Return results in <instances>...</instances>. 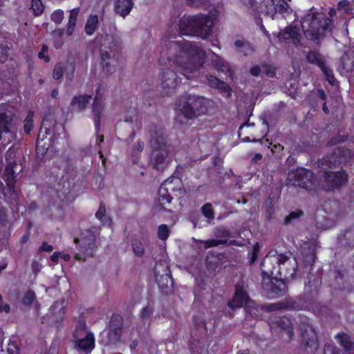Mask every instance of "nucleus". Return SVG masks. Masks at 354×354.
I'll return each mask as SVG.
<instances>
[{"label": "nucleus", "mask_w": 354, "mask_h": 354, "mask_svg": "<svg viewBox=\"0 0 354 354\" xmlns=\"http://www.w3.org/2000/svg\"><path fill=\"white\" fill-rule=\"evenodd\" d=\"M169 49L168 68L163 70L162 75V87L167 95L175 91L178 83L176 73L170 68L177 69L190 79L202 67L205 59V51L198 44L183 38L170 41Z\"/></svg>", "instance_id": "obj_1"}, {"label": "nucleus", "mask_w": 354, "mask_h": 354, "mask_svg": "<svg viewBox=\"0 0 354 354\" xmlns=\"http://www.w3.org/2000/svg\"><path fill=\"white\" fill-rule=\"evenodd\" d=\"M221 12L218 7L211 10L208 15H187L182 17L179 21V31L181 35L197 36L205 39L209 36L217 16Z\"/></svg>", "instance_id": "obj_2"}, {"label": "nucleus", "mask_w": 354, "mask_h": 354, "mask_svg": "<svg viewBox=\"0 0 354 354\" xmlns=\"http://www.w3.org/2000/svg\"><path fill=\"white\" fill-rule=\"evenodd\" d=\"M213 112L215 108L214 102L209 99L202 97H183L180 98L175 105L177 112L176 119L181 123L185 122L180 117L185 119H193L198 115Z\"/></svg>", "instance_id": "obj_3"}, {"label": "nucleus", "mask_w": 354, "mask_h": 354, "mask_svg": "<svg viewBox=\"0 0 354 354\" xmlns=\"http://www.w3.org/2000/svg\"><path fill=\"white\" fill-rule=\"evenodd\" d=\"M153 148L151 162L158 170H163L171 162L173 147L167 144L163 134L156 133L151 140Z\"/></svg>", "instance_id": "obj_4"}, {"label": "nucleus", "mask_w": 354, "mask_h": 354, "mask_svg": "<svg viewBox=\"0 0 354 354\" xmlns=\"http://www.w3.org/2000/svg\"><path fill=\"white\" fill-rule=\"evenodd\" d=\"M331 25V20L322 13L310 10L301 21L304 33L308 39L316 41Z\"/></svg>", "instance_id": "obj_5"}, {"label": "nucleus", "mask_w": 354, "mask_h": 354, "mask_svg": "<svg viewBox=\"0 0 354 354\" xmlns=\"http://www.w3.org/2000/svg\"><path fill=\"white\" fill-rule=\"evenodd\" d=\"M337 153L319 160L318 165L323 170L324 182L328 190H333L346 183L348 178L344 171L335 173L327 170L336 167Z\"/></svg>", "instance_id": "obj_6"}, {"label": "nucleus", "mask_w": 354, "mask_h": 354, "mask_svg": "<svg viewBox=\"0 0 354 354\" xmlns=\"http://www.w3.org/2000/svg\"><path fill=\"white\" fill-rule=\"evenodd\" d=\"M183 185L180 178L171 176L161 185L158 192V202L161 205L169 203L173 195L181 197L184 195Z\"/></svg>", "instance_id": "obj_7"}, {"label": "nucleus", "mask_w": 354, "mask_h": 354, "mask_svg": "<svg viewBox=\"0 0 354 354\" xmlns=\"http://www.w3.org/2000/svg\"><path fill=\"white\" fill-rule=\"evenodd\" d=\"M95 232L86 230L81 232L79 237L75 239V243L78 244L79 252L75 254V258L79 260H85L87 257H92L96 248Z\"/></svg>", "instance_id": "obj_8"}, {"label": "nucleus", "mask_w": 354, "mask_h": 354, "mask_svg": "<svg viewBox=\"0 0 354 354\" xmlns=\"http://www.w3.org/2000/svg\"><path fill=\"white\" fill-rule=\"evenodd\" d=\"M76 348L85 353L91 352L95 347V337L84 321L78 322L73 333Z\"/></svg>", "instance_id": "obj_9"}, {"label": "nucleus", "mask_w": 354, "mask_h": 354, "mask_svg": "<svg viewBox=\"0 0 354 354\" xmlns=\"http://www.w3.org/2000/svg\"><path fill=\"white\" fill-rule=\"evenodd\" d=\"M53 123L52 121L48 119H44L42 122L36 145V152L39 156H44L50 150V146L55 142V138L51 135L52 131L50 129Z\"/></svg>", "instance_id": "obj_10"}, {"label": "nucleus", "mask_w": 354, "mask_h": 354, "mask_svg": "<svg viewBox=\"0 0 354 354\" xmlns=\"http://www.w3.org/2000/svg\"><path fill=\"white\" fill-rule=\"evenodd\" d=\"M313 177V174L310 171L299 168L289 172L288 180L293 185L310 189L314 185Z\"/></svg>", "instance_id": "obj_11"}, {"label": "nucleus", "mask_w": 354, "mask_h": 354, "mask_svg": "<svg viewBox=\"0 0 354 354\" xmlns=\"http://www.w3.org/2000/svg\"><path fill=\"white\" fill-rule=\"evenodd\" d=\"M290 0H263V11L266 15L271 17L272 19L277 12L285 15L288 12L290 6L288 2Z\"/></svg>", "instance_id": "obj_12"}, {"label": "nucleus", "mask_w": 354, "mask_h": 354, "mask_svg": "<svg viewBox=\"0 0 354 354\" xmlns=\"http://www.w3.org/2000/svg\"><path fill=\"white\" fill-rule=\"evenodd\" d=\"M14 133L12 130V113L10 111H0V140L6 145L12 140Z\"/></svg>", "instance_id": "obj_13"}, {"label": "nucleus", "mask_w": 354, "mask_h": 354, "mask_svg": "<svg viewBox=\"0 0 354 354\" xmlns=\"http://www.w3.org/2000/svg\"><path fill=\"white\" fill-rule=\"evenodd\" d=\"M276 39L279 43L292 44L296 47L301 45V35L299 30L295 26H290L276 35Z\"/></svg>", "instance_id": "obj_14"}, {"label": "nucleus", "mask_w": 354, "mask_h": 354, "mask_svg": "<svg viewBox=\"0 0 354 354\" xmlns=\"http://www.w3.org/2000/svg\"><path fill=\"white\" fill-rule=\"evenodd\" d=\"M286 260H287L286 257H281L280 259H274V258H272L270 257H266V259L263 261V262L261 264L262 269H263L262 274H263V279L265 280L266 277L268 278V279H270L272 283H274L275 281L276 283H277L279 289L280 290L285 289V283H284L283 281H282L281 279L278 280L275 277V274H276V272H278L279 270H277L275 272L274 270L277 268L275 267L273 268V269L270 270H266V269H267V264L271 263L273 261H275L277 263H285V261Z\"/></svg>", "instance_id": "obj_15"}, {"label": "nucleus", "mask_w": 354, "mask_h": 354, "mask_svg": "<svg viewBox=\"0 0 354 354\" xmlns=\"http://www.w3.org/2000/svg\"><path fill=\"white\" fill-rule=\"evenodd\" d=\"M15 162L8 163L6 167L3 174V179L6 182L8 191L10 193V198L12 200H15L17 196V189L15 186V171H13L14 166H16Z\"/></svg>", "instance_id": "obj_16"}, {"label": "nucleus", "mask_w": 354, "mask_h": 354, "mask_svg": "<svg viewBox=\"0 0 354 354\" xmlns=\"http://www.w3.org/2000/svg\"><path fill=\"white\" fill-rule=\"evenodd\" d=\"M307 59L309 62L316 64L321 68L324 74L325 75L327 80L330 84L335 83V79L333 75L331 70H330L325 64L324 61L321 57L319 54L316 52H310L307 55Z\"/></svg>", "instance_id": "obj_17"}, {"label": "nucleus", "mask_w": 354, "mask_h": 354, "mask_svg": "<svg viewBox=\"0 0 354 354\" xmlns=\"http://www.w3.org/2000/svg\"><path fill=\"white\" fill-rule=\"evenodd\" d=\"M249 302L248 296L243 290V286L238 284L236 286L234 297L232 301H229L228 306L232 308H241Z\"/></svg>", "instance_id": "obj_18"}, {"label": "nucleus", "mask_w": 354, "mask_h": 354, "mask_svg": "<svg viewBox=\"0 0 354 354\" xmlns=\"http://www.w3.org/2000/svg\"><path fill=\"white\" fill-rule=\"evenodd\" d=\"M100 65L105 74H111L115 71L116 60L108 51L101 53Z\"/></svg>", "instance_id": "obj_19"}, {"label": "nucleus", "mask_w": 354, "mask_h": 354, "mask_svg": "<svg viewBox=\"0 0 354 354\" xmlns=\"http://www.w3.org/2000/svg\"><path fill=\"white\" fill-rule=\"evenodd\" d=\"M276 326L281 328L282 331V336L286 335V337H284L286 340H290L292 338V325L289 318L283 317L281 318L279 322H272L270 324V328L273 330Z\"/></svg>", "instance_id": "obj_20"}, {"label": "nucleus", "mask_w": 354, "mask_h": 354, "mask_svg": "<svg viewBox=\"0 0 354 354\" xmlns=\"http://www.w3.org/2000/svg\"><path fill=\"white\" fill-rule=\"evenodd\" d=\"M300 326L301 335L308 345L316 340V335L313 328L309 325L308 319L304 318Z\"/></svg>", "instance_id": "obj_21"}, {"label": "nucleus", "mask_w": 354, "mask_h": 354, "mask_svg": "<svg viewBox=\"0 0 354 354\" xmlns=\"http://www.w3.org/2000/svg\"><path fill=\"white\" fill-rule=\"evenodd\" d=\"M115 12L122 17L128 15L133 6L132 0H115Z\"/></svg>", "instance_id": "obj_22"}, {"label": "nucleus", "mask_w": 354, "mask_h": 354, "mask_svg": "<svg viewBox=\"0 0 354 354\" xmlns=\"http://www.w3.org/2000/svg\"><path fill=\"white\" fill-rule=\"evenodd\" d=\"M207 81L210 86L218 89L221 93H226L227 96L230 95L231 90L229 86L218 78L212 75H209L207 77Z\"/></svg>", "instance_id": "obj_23"}, {"label": "nucleus", "mask_w": 354, "mask_h": 354, "mask_svg": "<svg viewBox=\"0 0 354 354\" xmlns=\"http://www.w3.org/2000/svg\"><path fill=\"white\" fill-rule=\"evenodd\" d=\"M337 342L343 347L345 354H354V345L351 342L348 335L339 333L336 335Z\"/></svg>", "instance_id": "obj_24"}, {"label": "nucleus", "mask_w": 354, "mask_h": 354, "mask_svg": "<svg viewBox=\"0 0 354 354\" xmlns=\"http://www.w3.org/2000/svg\"><path fill=\"white\" fill-rule=\"evenodd\" d=\"M250 73L253 76L266 75L269 77H272L274 75V68L268 64H263L261 66H254L251 68Z\"/></svg>", "instance_id": "obj_25"}, {"label": "nucleus", "mask_w": 354, "mask_h": 354, "mask_svg": "<svg viewBox=\"0 0 354 354\" xmlns=\"http://www.w3.org/2000/svg\"><path fill=\"white\" fill-rule=\"evenodd\" d=\"M68 68L69 73H66V75L68 77H71L74 71L73 66L72 64L59 63L57 64L54 68L53 78L55 80H59L63 75L64 70H66Z\"/></svg>", "instance_id": "obj_26"}, {"label": "nucleus", "mask_w": 354, "mask_h": 354, "mask_svg": "<svg viewBox=\"0 0 354 354\" xmlns=\"http://www.w3.org/2000/svg\"><path fill=\"white\" fill-rule=\"evenodd\" d=\"M98 17L96 15H91L85 24V32L88 35H92L97 30L98 26Z\"/></svg>", "instance_id": "obj_27"}, {"label": "nucleus", "mask_w": 354, "mask_h": 354, "mask_svg": "<svg viewBox=\"0 0 354 354\" xmlns=\"http://www.w3.org/2000/svg\"><path fill=\"white\" fill-rule=\"evenodd\" d=\"M91 99V97L86 95L75 97L72 101V106L75 109L82 110L86 106Z\"/></svg>", "instance_id": "obj_28"}, {"label": "nucleus", "mask_w": 354, "mask_h": 354, "mask_svg": "<svg viewBox=\"0 0 354 354\" xmlns=\"http://www.w3.org/2000/svg\"><path fill=\"white\" fill-rule=\"evenodd\" d=\"M342 245L354 246V228L346 231L344 236L339 237Z\"/></svg>", "instance_id": "obj_29"}, {"label": "nucleus", "mask_w": 354, "mask_h": 354, "mask_svg": "<svg viewBox=\"0 0 354 354\" xmlns=\"http://www.w3.org/2000/svg\"><path fill=\"white\" fill-rule=\"evenodd\" d=\"M102 106L101 103H100L97 100H95L94 105H93V113L95 115L94 122H95V129L97 131H98L99 127H100L99 118H100V114L102 112Z\"/></svg>", "instance_id": "obj_30"}, {"label": "nucleus", "mask_w": 354, "mask_h": 354, "mask_svg": "<svg viewBox=\"0 0 354 354\" xmlns=\"http://www.w3.org/2000/svg\"><path fill=\"white\" fill-rule=\"evenodd\" d=\"M157 234L160 240L165 241L170 234V230L167 225L162 224L158 227Z\"/></svg>", "instance_id": "obj_31"}, {"label": "nucleus", "mask_w": 354, "mask_h": 354, "mask_svg": "<svg viewBox=\"0 0 354 354\" xmlns=\"http://www.w3.org/2000/svg\"><path fill=\"white\" fill-rule=\"evenodd\" d=\"M132 249L134 254L137 256L141 257L145 253L144 245L138 239H136L132 242Z\"/></svg>", "instance_id": "obj_32"}, {"label": "nucleus", "mask_w": 354, "mask_h": 354, "mask_svg": "<svg viewBox=\"0 0 354 354\" xmlns=\"http://www.w3.org/2000/svg\"><path fill=\"white\" fill-rule=\"evenodd\" d=\"M95 216L104 224H109L110 219L106 216V210L104 206H100L95 214Z\"/></svg>", "instance_id": "obj_33"}, {"label": "nucleus", "mask_w": 354, "mask_h": 354, "mask_svg": "<svg viewBox=\"0 0 354 354\" xmlns=\"http://www.w3.org/2000/svg\"><path fill=\"white\" fill-rule=\"evenodd\" d=\"M199 242L201 245H203L205 248H209L218 245L220 244H224L227 241L225 240L211 239L208 241H200Z\"/></svg>", "instance_id": "obj_34"}, {"label": "nucleus", "mask_w": 354, "mask_h": 354, "mask_svg": "<svg viewBox=\"0 0 354 354\" xmlns=\"http://www.w3.org/2000/svg\"><path fill=\"white\" fill-rule=\"evenodd\" d=\"M32 9L35 15H41L44 11V6L41 0H32Z\"/></svg>", "instance_id": "obj_35"}, {"label": "nucleus", "mask_w": 354, "mask_h": 354, "mask_svg": "<svg viewBox=\"0 0 354 354\" xmlns=\"http://www.w3.org/2000/svg\"><path fill=\"white\" fill-rule=\"evenodd\" d=\"M32 118H33V113L32 111H29L26 118L25 124L24 127V131L26 133H30L32 129V127H33Z\"/></svg>", "instance_id": "obj_36"}, {"label": "nucleus", "mask_w": 354, "mask_h": 354, "mask_svg": "<svg viewBox=\"0 0 354 354\" xmlns=\"http://www.w3.org/2000/svg\"><path fill=\"white\" fill-rule=\"evenodd\" d=\"M64 19V11L62 10H57L54 11L51 15V19L56 24H59L62 23Z\"/></svg>", "instance_id": "obj_37"}, {"label": "nucleus", "mask_w": 354, "mask_h": 354, "mask_svg": "<svg viewBox=\"0 0 354 354\" xmlns=\"http://www.w3.org/2000/svg\"><path fill=\"white\" fill-rule=\"evenodd\" d=\"M338 10L348 12L352 10L351 3L348 0H342L338 3Z\"/></svg>", "instance_id": "obj_38"}, {"label": "nucleus", "mask_w": 354, "mask_h": 354, "mask_svg": "<svg viewBox=\"0 0 354 354\" xmlns=\"http://www.w3.org/2000/svg\"><path fill=\"white\" fill-rule=\"evenodd\" d=\"M202 213L205 217L208 218H213L214 212L212 211V205L209 203L204 205L202 207Z\"/></svg>", "instance_id": "obj_39"}, {"label": "nucleus", "mask_w": 354, "mask_h": 354, "mask_svg": "<svg viewBox=\"0 0 354 354\" xmlns=\"http://www.w3.org/2000/svg\"><path fill=\"white\" fill-rule=\"evenodd\" d=\"M216 67L218 71H221L224 73L230 72L228 64L223 60L219 59L218 62L216 64Z\"/></svg>", "instance_id": "obj_40"}, {"label": "nucleus", "mask_w": 354, "mask_h": 354, "mask_svg": "<svg viewBox=\"0 0 354 354\" xmlns=\"http://www.w3.org/2000/svg\"><path fill=\"white\" fill-rule=\"evenodd\" d=\"M79 13H80L79 8H75L72 9L70 12V16H69L68 22L76 24L77 18Z\"/></svg>", "instance_id": "obj_41"}, {"label": "nucleus", "mask_w": 354, "mask_h": 354, "mask_svg": "<svg viewBox=\"0 0 354 354\" xmlns=\"http://www.w3.org/2000/svg\"><path fill=\"white\" fill-rule=\"evenodd\" d=\"M41 260L39 258L38 260H34L32 263V270L35 274L39 272L42 268Z\"/></svg>", "instance_id": "obj_42"}, {"label": "nucleus", "mask_w": 354, "mask_h": 354, "mask_svg": "<svg viewBox=\"0 0 354 354\" xmlns=\"http://www.w3.org/2000/svg\"><path fill=\"white\" fill-rule=\"evenodd\" d=\"M35 297V295L33 292H32V291L27 292L23 298L24 304H27V305L31 304L33 301Z\"/></svg>", "instance_id": "obj_43"}, {"label": "nucleus", "mask_w": 354, "mask_h": 354, "mask_svg": "<svg viewBox=\"0 0 354 354\" xmlns=\"http://www.w3.org/2000/svg\"><path fill=\"white\" fill-rule=\"evenodd\" d=\"M301 212L300 211H294L290 213L288 216H287L285 218V223L288 224L292 221V219L298 218L301 216Z\"/></svg>", "instance_id": "obj_44"}, {"label": "nucleus", "mask_w": 354, "mask_h": 354, "mask_svg": "<svg viewBox=\"0 0 354 354\" xmlns=\"http://www.w3.org/2000/svg\"><path fill=\"white\" fill-rule=\"evenodd\" d=\"M76 24L68 22L66 28V35L68 37L73 35L75 32Z\"/></svg>", "instance_id": "obj_45"}, {"label": "nucleus", "mask_w": 354, "mask_h": 354, "mask_svg": "<svg viewBox=\"0 0 354 354\" xmlns=\"http://www.w3.org/2000/svg\"><path fill=\"white\" fill-rule=\"evenodd\" d=\"M47 52H48L47 46H43L41 51L39 52V55H38V56L40 59H44V61L46 62L49 61V57L47 55Z\"/></svg>", "instance_id": "obj_46"}, {"label": "nucleus", "mask_w": 354, "mask_h": 354, "mask_svg": "<svg viewBox=\"0 0 354 354\" xmlns=\"http://www.w3.org/2000/svg\"><path fill=\"white\" fill-rule=\"evenodd\" d=\"M8 354H19V348L15 344H9L8 347Z\"/></svg>", "instance_id": "obj_47"}, {"label": "nucleus", "mask_w": 354, "mask_h": 354, "mask_svg": "<svg viewBox=\"0 0 354 354\" xmlns=\"http://www.w3.org/2000/svg\"><path fill=\"white\" fill-rule=\"evenodd\" d=\"M9 312H10L9 305L6 303H3V301L0 302V313H8Z\"/></svg>", "instance_id": "obj_48"}, {"label": "nucleus", "mask_w": 354, "mask_h": 354, "mask_svg": "<svg viewBox=\"0 0 354 354\" xmlns=\"http://www.w3.org/2000/svg\"><path fill=\"white\" fill-rule=\"evenodd\" d=\"M234 44L237 48H243L249 49V46L242 40L236 41Z\"/></svg>", "instance_id": "obj_49"}, {"label": "nucleus", "mask_w": 354, "mask_h": 354, "mask_svg": "<svg viewBox=\"0 0 354 354\" xmlns=\"http://www.w3.org/2000/svg\"><path fill=\"white\" fill-rule=\"evenodd\" d=\"M53 250V246L50 245H48L46 243H43V244L41 245V246L40 248V250L44 251V252H51Z\"/></svg>", "instance_id": "obj_50"}, {"label": "nucleus", "mask_w": 354, "mask_h": 354, "mask_svg": "<svg viewBox=\"0 0 354 354\" xmlns=\"http://www.w3.org/2000/svg\"><path fill=\"white\" fill-rule=\"evenodd\" d=\"M324 354H337L335 351V347L332 345H328L326 347Z\"/></svg>", "instance_id": "obj_51"}, {"label": "nucleus", "mask_w": 354, "mask_h": 354, "mask_svg": "<svg viewBox=\"0 0 354 354\" xmlns=\"http://www.w3.org/2000/svg\"><path fill=\"white\" fill-rule=\"evenodd\" d=\"M64 34V30L62 29L58 28L57 30H55L53 32V37H62Z\"/></svg>", "instance_id": "obj_52"}, {"label": "nucleus", "mask_w": 354, "mask_h": 354, "mask_svg": "<svg viewBox=\"0 0 354 354\" xmlns=\"http://www.w3.org/2000/svg\"><path fill=\"white\" fill-rule=\"evenodd\" d=\"M59 259L64 261H68L71 259V256L68 254L59 252Z\"/></svg>", "instance_id": "obj_53"}, {"label": "nucleus", "mask_w": 354, "mask_h": 354, "mask_svg": "<svg viewBox=\"0 0 354 354\" xmlns=\"http://www.w3.org/2000/svg\"><path fill=\"white\" fill-rule=\"evenodd\" d=\"M206 0H187L190 4L196 5L198 6L205 2Z\"/></svg>", "instance_id": "obj_54"}, {"label": "nucleus", "mask_w": 354, "mask_h": 354, "mask_svg": "<svg viewBox=\"0 0 354 354\" xmlns=\"http://www.w3.org/2000/svg\"><path fill=\"white\" fill-rule=\"evenodd\" d=\"M136 151L138 152H140L143 150V148H144V143L141 141H138L136 145Z\"/></svg>", "instance_id": "obj_55"}, {"label": "nucleus", "mask_w": 354, "mask_h": 354, "mask_svg": "<svg viewBox=\"0 0 354 354\" xmlns=\"http://www.w3.org/2000/svg\"><path fill=\"white\" fill-rule=\"evenodd\" d=\"M50 259L53 262H57L59 261V252H54L51 257H50Z\"/></svg>", "instance_id": "obj_56"}, {"label": "nucleus", "mask_w": 354, "mask_h": 354, "mask_svg": "<svg viewBox=\"0 0 354 354\" xmlns=\"http://www.w3.org/2000/svg\"><path fill=\"white\" fill-rule=\"evenodd\" d=\"M259 251V245L257 243L254 247V252L252 254V261L254 262L257 258V253Z\"/></svg>", "instance_id": "obj_57"}, {"label": "nucleus", "mask_w": 354, "mask_h": 354, "mask_svg": "<svg viewBox=\"0 0 354 354\" xmlns=\"http://www.w3.org/2000/svg\"><path fill=\"white\" fill-rule=\"evenodd\" d=\"M151 313V310L148 308L143 309L142 315L143 317H147Z\"/></svg>", "instance_id": "obj_58"}, {"label": "nucleus", "mask_w": 354, "mask_h": 354, "mask_svg": "<svg viewBox=\"0 0 354 354\" xmlns=\"http://www.w3.org/2000/svg\"><path fill=\"white\" fill-rule=\"evenodd\" d=\"M62 44H63V41H62V40L61 39L60 41H58L55 42V47L56 48H61V47H62Z\"/></svg>", "instance_id": "obj_59"}, {"label": "nucleus", "mask_w": 354, "mask_h": 354, "mask_svg": "<svg viewBox=\"0 0 354 354\" xmlns=\"http://www.w3.org/2000/svg\"><path fill=\"white\" fill-rule=\"evenodd\" d=\"M279 308H280V307L279 306L278 304H274V305H271L270 306H269L268 309L270 310H276V309H277Z\"/></svg>", "instance_id": "obj_60"}, {"label": "nucleus", "mask_w": 354, "mask_h": 354, "mask_svg": "<svg viewBox=\"0 0 354 354\" xmlns=\"http://www.w3.org/2000/svg\"><path fill=\"white\" fill-rule=\"evenodd\" d=\"M56 306H59L61 307L60 310H59V313L63 315L64 314V310H62V304H61V303H56L53 308H54Z\"/></svg>", "instance_id": "obj_61"}, {"label": "nucleus", "mask_w": 354, "mask_h": 354, "mask_svg": "<svg viewBox=\"0 0 354 354\" xmlns=\"http://www.w3.org/2000/svg\"><path fill=\"white\" fill-rule=\"evenodd\" d=\"M53 128H54V130H56V131H59L60 129H62V127L59 124H53Z\"/></svg>", "instance_id": "obj_62"}, {"label": "nucleus", "mask_w": 354, "mask_h": 354, "mask_svg": "<svg viewBox=\"0 0 354 354\" xmlns=\"http://www.w3.org/2000/svg\"><path fill=\"white\" fill-rule=\"evenodd\" d=\"M7 266V263H4L1 266H0V272L4 270Z\"/></svg>", "instance_id": "obj_63"}, {"label": "nucleus", "mask_w": 354, "mask_h": 354, "mask_svg": "<svg viewBox=\"0 0 354 354\" xmlns=\"http://www.w3.org/2000/svg\"><path fill=\"white\" fill-rule=\"evenodd\" d=\"M261 158H262V156L260 153H257L254 156V158L256 160H260Z\"/></svg>", "instance_id": "obj_64"}]
</instances>
